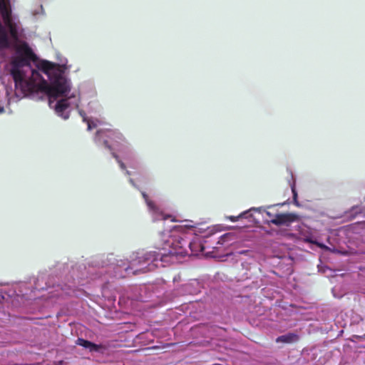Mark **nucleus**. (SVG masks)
Here are the masks:
<instances>
[{
    "label": "nucleus",
    "instance_id": "nucleus-7",
    "mask_svg": "<svg viewBox=\"0 0 365 365\" xmlns=\"http://www.w3.org/2000/svg\"><path fill=\"white\" fill-rule=\"evenodd\" d=\"M80 115L82 116L83 121L87 123L88 130H91V129L96 128L101 123L100 120L98 119H92L87 118L82 111H80Z\"/></svg>",
    "mask_w": 365,
    "mask_h": 365
},
{
    "label": "nucleus",
    "instance_id": "nucleus-11",
    "mask_svg": "<svg viewBox=\"0 0 365 365\" xmlns=\"http://www.w3.org/2000/svg\"><path fill=\"white\" fill-rule=\"evenodd\" d=\"M252 210H255V211H257V212H262V211H265L264 208L263 207H257V208H255V207H253V208H251L249 211H252Z\"/></svg>",
    "mask_w": 365,
    "mask_h": 365
},
{
    "label": "nucleus",
    "instance_id": "nucleus-8",
    "mask_svg": "<svg viewBox=\"0 0 365 365\" xmlns=\"http://www.w3.org/2000/svg\"><path fill=\"white\" fill-rule=\"evenodd\" d=\"M298 339V337L296 334H289L286 335L281 336L277 338V341H282L285 343H291L296 341Z\"/></svg>",
    "mask_w": 365,
    "mask_h": 365
},
{
    "label": "nucleus",
    "instance_id": "nucleus-3",
    "mask_svg": "<svg viewBox=\"0 0 365 365\" xmlns=\"http://www.w3.org/2000/svg\"><path fill=\"white\" fill-rule=\"evenodd\" d=\"M95 141L98 145H104L109 150L118 149L122 158L130 168H137L139 161L134 152L125 143L122 135L110 129L98 130Z\"/></svg>",
    "mask_w": 365,
    "mask_h": 365
},
{
    "label": "nucleus",
    "instance_id": "nucleus-5",
    "mask_svg": "<svg viewBox=\"0 0 365 365\" xmlns=\"http://www.w3.org/2000/svg\"><path fill=\"white\" fill-rule=\"evenodd\" d=\"M265 213L270 218V222L276 225L285 224L289 220L287 215L278 214L274 216L269 211H265Z\"/></svg>",
    "mask_w": 365,
    "mask_h": 365
},
{
    "label": "nucleus",
    "instance_id": "nucleus-12",
    "mask_svg": "<svg viewBox=\"0 0 365 365\" xmlns=\"http://www.w3.org/2000/svg\"><path fill=\"white\" fill-rule=\"evenodd\" d=\"M292 193H293L294 198L296 199L297 198V192L295 191L294 185L292 186Z\"/></svg>",
    "mask_w": 365,
    "mask_h": 365
},
{
    "label": "nucleus",
    "instance_id": "nucleus-13",
    "mask_svg": "<svg viewBox=\"0 0 365 365\" xmlns=\"http://www.w3.org/2000/svg\"><path fill=\"white\" fill-rule=\"evenodd\" d=\"M319 247L324 248V249H328V247L320 243H316Z\"/></svg>",
    "mask_w": 365,
    "mask_h": 365
},
{
    "label": "nucleus",
    "instance_id": "nucleus-2",
    "mask_svg": "<svg viewBox=\"0 0 365 365\" xmlns=\"http://www.w3.org/2000/svg\"><path fill=\"white\" fill-rule=\"evenodd\" d=\"M170 230L160 233L162 247L158 252H138L130 262V269L133 274L146 272L158 267H165L177 261L178 257L188 255L186 245L192 255L203 252L205 247L202 237H207L216 232V227H207L204 232L192 229L191 225L169 226ZM128 267L125 268L128 271Z\"/></svg>",
    "mask_w": 365,
    "mask_h": 365
},
{
    "label": "nucleus",
    "instance_id": "nucleus-9",
    "mask_svg": "<svg viewBox=\"0 0 365 365\" xmlns=\"http://www.w3.org/2000/svg\"><path fill=\"white\" fill-rule=\"evenodd\" d=\"M249 211H245V212H242L239 216L237 217H235V216H230L229 217V219L232 221V222H236L238 220V219L241 218V217H247V214L248 213Z\"/></svg>",
    "mask_w": 365,
    "mask_h": 365
},
{
    "label": "nucleus",
    "instance_id": "nucleus-14",
    "mask_svg": "<svg viewBox=\"0 0 365 365\" xmlns=\"http://www.w3.org/2000/svg\"><path fill=\"white\" fill-rule=\"evenodd\" d=\"M43 9V7L42 6H40V10H42Z\"/></svg>",
    "mask_w": 365,
    "mask_h": 365
},
{
    "label": "nucleus",
    "instance_id": "nucleus-10",
    "mask_svg": "<svg viewBox=\"0 0 365 365\" xmlns=\"http://www.w3.org/2000/svg\"><path fill=\"white\" fill-rule=\"evenodd\" d=\"M113 157L116 158L118 163H119L120 168L122 169H125V163L121 160H120V156L118 155H115L114 153H113Z\"/></svg>",
    "mask_w": 365,
    "mask_h": 365
},
{
    "label": "nucleus",
    "instance_id": "nucleus-6",
    "mask_svg": "<svg viewBox=\"0 0 365 365\" xmlns=\"http://www.w3.org/2000/svg\"><path fill=\"white\" fill-rule=\"evenodd\" d=\"M76 344L86 349H88L91 352L100 351V350L101 349V345L93 344L91 341L80 338L77 339Z\"/></svg>",
    "mask_w": 365,
    "mask_h": 365
},
{
    "label": "nucleus",
    "instance_id": "nucleus-4",
    "mask_svg": "<svg viewBox=\"0 0 365 365\" xmlns=\"http://www.w3.org/2000/svg\"><path fill=\"white\" fill-rule=\"evenodd\" d=\"M143 197L147 204L148 210L152 215L154 221L157 220H170L171 222L174 221L173 217L170 215L165 214L160 209L155 205V203L148 199V195L145 192H142Z\"/></svg>",
    "mask_w": 365,
    "mask_h": 365
},
{
    "label": "nucleus",
    "instance_id": "nucleus-1",
    "mask_svg": "<svg viewBox=\"0 0 365 365\" xmlns=\"http://www.w3.org/2000/svg\"><path fill=\"white\" fill-rule=\"evenodd\" d=\"M22 33L18 16L12 14L11 1L0 0V48H14L7 69L16 88L14 95L8 88L0 94V113L15 99L30 97L39 100L48 97L50 108L58 116L68 118L71 110L78 107L80 101L78 91L72 89L71 82L65 74L68 68L63 63L47 61H39L37 69L32 68L31 51L25 42L19 41Z\"/></svg>",
    "mask_w": 365,
    "mask_h": 365
}]
</instances>
